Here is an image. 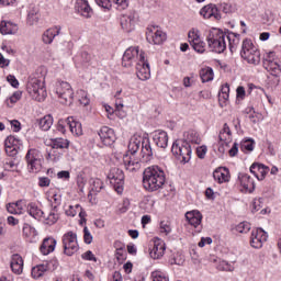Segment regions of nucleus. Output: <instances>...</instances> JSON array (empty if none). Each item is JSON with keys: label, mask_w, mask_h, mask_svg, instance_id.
Returning <instances> with one entry per match:
<instances>
[{"label": "nucleus", "mask_w": 281, "mask_h": 281, "mask_svg": "<svg viewBox=\"0 0 281 281\" xmlns=\"http://www.w3.org/2000/svg\"><path fill=\"white\" fill-rule=\"evenodd\" d=\"M45 76L47 70L45 68H38L33 75L29 77L26 83V91L35 102H45L47 98V88H45Z\"/></svg>", "instance_id": "f257e3e1"}, {"label": "nucleus", "mask_w": 281, "mask_h": 281, "mask_svg": "<svg viewBox=\"0 0 281 281\" xmlns=\"http://www.w3.org/2000/svg\"><path fill=\"white\" fill-rule=\"evenodd\" d=\"M166 183V173L159 166L147 167L143 172V186L147 192H157Z\"/></svg>", "instance_id": "f03ea898"}, {"label": "nucleus", "mask_w": 281, "mask_h": 281, "mask_svg": "<svg viewBox=\"0 0 281 281\" xmlns=\"http://www.w3.org/2000/svg\"><path fill=\"white\" fill-rule=\"evenodd\" d=\"M140 146V155L143 158V162L150 161L153 159V147H150V140H148V138H143L142 140L135 137L131 138L127 155H136Z\"/></svg>", "instance_id": "7ed1b4c3"}, {"label": "nucleus", "mask_w": 281, "mask_h": 281, "mask_svg": "<svg viewBox=\"0 0 281 281\" xmlns=\"http://www.w3.org/2000/svg\"><path fill=\"white\" fill-rule=\"evenodd\" d=\"M206 41L211 52H215V54H223L227 49L226 35L218 29L211 30Z\"/></svg>", "instance_id": "20e7f679"}, {"label": "nucleus", "mask_w": 281, "mask_h": 281, "mask_svg": "<svg viewBox=\"0 0 281 281\" xmlns=\"http://www.w3.org/2000/svg\"><path fill=\"white\" fill-rule=\"evenodd\" d=\"M53 93L57 95L61 104H66V106L74 104V89L71 88V85H69V82L57 81L55 83Z\"/></svg>", "instance_id": "39448f33"}, {"label": "nucleus", "mask_w": 281, "mask_h": 281, "mask_svg": "<svg viewBox=\"0 0 281 281\" xmlns=\"http://www.w3.org/2000/svg\"><path fill=\"white\" fill-rule=\"evenodd\" d=\"M240 56L248 65H260V50L254 45L251 40H244Z\"/></svg>", "instance_id": "423d86ee"}, {"label": "nucleus", "mask_w": 281, "mask_h": 281, "mask_svg": "<svg viewBox=\"0 0 281 281\" xmlns=\"http://www.w3.org/2000/svg\"><path fill=\"white\" fill-rule=\"evenodd\" d=\"M171 153L181 164H188L192 159V148L188 142L176 140L172 144Z\"/></svg>", "instance_id": "0eeeda50"}, {"label": "nucleus", "mask_w": 281, "mask_h": 281, "mask_svg": "<svg viewBox=\"0 0 281 281\" xmlns=\"http://www.w3.org/2000/svg\"><path fill=\"white\" fill-rule=\"evenodd\" d=\"M167 38L166 32L161 31L159 26L147 27L146 40L150 45H161L166 43Z\"/></svg>", "instance_id": "6e6552de"}, {"label": "nucleus", "mask_w": 281, "mask_h": 281, "mask_svg": "<svg viewBox=\"0 0 281 281\" xmlns=\"http://www.w3.org/2000/svg\"><path fill=\"white\" fill-rule=\"evenodd\" d=\"M64 254L74 256L79 249L78 236L74 232H68L63 236Z\"/></svg>", "instance_id": "1a4fd4ad"}, {"label": "nucleus", "mask_w": 281, "mask_h": 281, "mask_svg": "<svg viewBox=\"0 0 281 281\" xmlns=\"http://www.w3.org/2000/svg\"><path fill=\"white\" fill-rule=\"evenodd\" d=\"M136 76L138 80L150 79V66L146 63V53L140 50L139 61L136 64Z\"/></svg>", "instance_id": "9d476101"}, {"label": "nucleus", "mask_w": 281, "mask_h": 281, "mask_svg": "<svg viewBox=\"0 0 281 281\" xmlns=\"http://www.w3.org/2000/svg\"><path fill=\"white\" fill-rule=\"evenodd\" d=\"M142 161H144V158H137L133 154H125L123 156V164L127 172H139L142 170Z\"/></svg>", "instance_id": "9b49d317"}, {"label": "nucleus", "mask_w": 281, "mask_h": 281, "mask_svg": "<svg viewBox=\"0 0 281 281\" xmlns=\"http://www.w3.org/2000/svg\"><path fill=\"white\" fill-rule=\"evenodd\" d=\"M108 179L112 186H114L116 192H122L124 188V171L120 168H112L108 175Z\"/></svg>", "instance_id": "f8f14e48"}, {"label": "nucleus", "mask_w": 281, "mask_h": 281, "mask_svg": "<svg viewBox=\"0 0 281 281\" xmlns=\"http://www.w3.org/2000/svg\"><path fill=\"white\" fill-rule=\"evenodd\" d=\"M142 50H139V46L130 47L125 50L122 59L123 67H133V63H139V55Z\"/></svg>", "instance_id": "ddd939ff"}, {"label": "nucleus", "mask_w": 281, "mask_h": 281, "mask_svg": "<svg viewBox=\"0 0 281 281\" xmlns=\"http://www.w3.org/2000/svg\"><path fill=\"white\" fill-rule=\"evenodd\" d=\"M188 38L194 52H198V54H203L205 52V42L201 40V35H199V31H190Z\"/></svg>", "instance_id": "4468645a"}, {"label": "nucleus", "mask_w": 281, "mask_h": 281, "mask_svg": "<svg viewBox=\"0 0 281 281\" xmlns=\"http://www.w3.org/2000/svg\"><path fill=\"white\" fill-rule=\"evenodd\" d=\"M267 233L262 228H257L252 231L250 236V245L255 249H260L262 243H267Z\"/></svg>", "instance_id": "2eb2a0df"}, {"label": "nucleus", "mask_w": 281, "mask_h": 281, "mask_svg": "<svg viewBox=\"0 0 281 281\" xmlns=\"http://www.w3.org/2000/svg\"><path fill=\"white\" fill-rule=\"evenodd\" d=\"M99 137L104 146H113V144H115V131L111 127L103 126L99 131Z\"/></svg>", "instance_id": "dca6fc26"}, {"label": "nucleus", "mask_w": 281, "mask_h": 281, "mask_svg": "<svg viewBox=\"0 0 281 281\" xmlns=\"http://www.w3.org/2000/svg\"><path fill=\"white\" fill-rule=\"evenodd\" d=\"M201 16L204 19H215V21H221V12L216 4H207L200 11Z\"/></svg>", "instance_id": "f3484780"}, {"label": "nucleus", "mask_w": 281, "mask_h": 281, "mask_svg": "<svg viewBox=\"0 0 281 281\" xmlns=\"http://www.w3.org/2000/svg\"><path fill=\"white\" fill-rule=\"evenodd\" d=\"M166 254V243L160 239L154 241L153 248L149 250V256L154 260H159V258H164Z\"/></svg>", "instance_id": "a211bd4d"}, {"label": "nucleus", "mask_w": 281, "mask_h": 281, "mask_svg": "<svg viewBox=\"0 0 281 281\" xmlns=\"http://www.w3.org/2000/svg\"><path fill=\"white\" fill-rule=\"evenodd\" d=\"M75 10L78 14L85 16V19H91V14H93V10H91V7L87 0H77Z\"/></svg>", "instance_id": "6ab92c4d"}, {"label": "nucleus", "mask_w": 281, "mask_h": 281, "mask_svg": "<svg viewBox=\"0 0 281 281\" xmlns=\"http://www.w3.org/2000/svg\"><path fill=\"white\" fill-rule=\"evenodd\" d=\"M21 146V139L15 136H8L4 140V148L7 155H16V148Z\"/></svg>", "instance_id": "aec40b11"}, {"label": "nucleus", "mask_w": 281, "mask_h": 281, "mask_svg": "<svg viewBox=\"0 0 281 281\" xmlns=\"http://www.w3.org/2000/svg\"><path fill=\"white\" fill-rule=\"evenodd\" d=\"M250 172L258 179V181H263L265 177H267V172H269V167H265L262 164L254 162L250 166Z\"/></svg>", "instance_id": "412c9836"}, {"label": "nucleus", "mask_w": 281, "mask_h": 281, "mask_svg": "<svg viewBox=\"0 0 281 281\" xmlns=\"http://www.w3.org/2000/svg\"><path fill=\"white\" fill-rule=\"evenodd\" d=\"M263 67L271 76L278 77L281 74L280 64L271 58L263 60Z\"/></svg>", "instance_id": "4be33fe9"}, {"label": "nucleus", "mask_w": 281, "mask_h": 281, "mask_svg": "<svg viewBox=\"0 0 281 281\" xmlns=\"http://www.w3.org/2000/svg\"><path fill=\"white\" fill-rule=\"evenodd\" d=\"M60 26H54L48 30H46L42 36L43 43L46 45H50V43H54V38L60 34Z\"/></svg>", "instance_id": "5701e85b"}, {"label": "nucleus", "mask_w": 281, "mask_h": 281, "mask_svg": "<svg viewBox=\"0 0 281 281\" xmlns=\"http://www.w3.org/2000/svg\"><path fill=\"white\" fill-rule=\"evenodd\" d=\"M56 249V240L54 237H47L43 240L40 250L43 256H49Z\"/></svg>", "instance_id": "b1692460"}, {"label": "nucleus", "mask_w": 281, "mask_h": 281, "mask_svg": "<svg viewBox=\"0 0 281 281\" xmlns=\"http://www.w3.org/2000/svg\"><path fill=\"white\" fill-rule=\"evenodd\" d=\"M186 218L193 227H199L203 221V214L200 211H189L186 213Z\"/></svg>", "instance_id": "393cba45"}, {"label": "nucleus", "mask_w": 281, "mask_h": 281, "mask_svg": "<svg viewBox=\"0 0 281 281\" xmlns=\"http://www.w3.org/2000/svg\"><path fill=\"white\" fill-rule=\"evenodd\" d=\"M10 265L16 276L23 273V258L19 254L12 255Z\"/></svg>", "instance_id": "a878e982"}, {"label": "nucleus", "mask_w": 281, "mask_h": 281, "mask_svg": "<svg viewBox=\"0 0 281 281\" xmlns=\"http://www.w3.org/2000/svg\"><path fill=\"white\" fill-rule=\"evenodd\" d=\"M213 179L217 181V183H225L229 181V170L225 167H220L214 170Z\"/></svg>", "instance_id": "bb28decb"}, {"label": "nucleus", "mask_w": 281, "mask_h": 281, "mask_svg": "<svg viewBox=\"0 0 281 281\" xmlns=\"http://www.w3.org/2000/svg\"><path fill=\"white\" fill-rule=\"evenodd\" d=\"M239 180H240V186L244 187L246 192H254V190H256V182L254 181L251 176L247 173H241L239 176Z\"/></svg>", "instance_id": "cd10ccee"}, {"label": "nucleus", "mask_w": 281, "mask_h": 281, "mask_svg": "<svg viewBox=\"0 0 281 281\" xmlns=\"http://www.w3.org/2000/svg\"><path fill=\"white\" fill-rule=\"evenodd\" d=\"M121 27L124 32H133L135 30V16L133 15H122L121 16Z\"/></svg>", "instance_id": "c85d7f7f"}, {"label": "nucleus", "mask_w": 281, "mask_h": 281, "mask_svg": "<svg viewBox=\"0 0 281 281\" xmlns=\"http://www.w3.org/2000/svg\"><path fill=\"white\" fill-rule=\"evenodd\" d=\"M67 126L69 127L70 133H72V135H77V136L82 135V124L76 121L74 116H69L67 119Z\"/></svg>", "instance_id": "c756f323"}, {"label": "nucleus", "mask_w": 281, "mask_h": 281, "mask_svg": "<svg viewBox=\"0 0 281 281\" xmlns=\"http://www.w3.org/2000/svg\"><path fill=\"white\" fill-rule=\"evenodd\" d=\"M154 142L158 148H167L168 147V133L166 132H157L154 135Z\"/></svg>", "instance_id": "7c9ffc66"}, {"label": "nucleus", "mask_w": 281, "mask_h": 281, "mask_svg": "<svg viewBox=\"0 0 281 281\" xmlns=\"http://www.w3.org/2000/svg\"><path fill=\"white\" fill-rule=\"evenodd\" d=\"M0 32L1 34H16L19 32V26L12 22L2 21L0 23Z\"/></svg>", "instance_id": "2f4dec72"}, {"label": "nucleus", "mask_w": 281, "mask_h": 281, "mask_svg": "<svg viewBox=\"0 0 281 281\" xmlns=\"http://www.w3.org/2000/svg\"><path fill=\"white\" fill-rule=\"evenodd\" d=\"M27 212H29L30 216H32L36 221H41V218H43V216H45V212H43L41 209H38V205H36V203H30L27 205Z\"/></svg>", "instance_id": "473e14b6"}, {"label": "nucleus", "mask_w": 281, "mask_h": 281, "mask_svg": "<svg viewBox=\"0 0 281 281\" xmlns=\"http://www.w3.org/2000/svg\"><path fill=\"white\" fill-rule=\"evenodd\" d=\"M45 225H56L58 223V212H56V209L50 210L49 213H44L43 217Z\"/></svg>", "instance_id": "72a5a7b5"}, {"label": "nucleus", "mask_w": 281, "mask_h": 281, "mask_svg": "<svg viewBox=\"0 0 281 281\" xmlns=\"http://www.w3.org/2000/svg\"><path fill=\"white\" fill-rule=\"evenodd\" d=\"M114 247H116L115 258L117 262H124L126 260V250H124V244L115 241Z\"/></svg>", "instance_id": "f704fd0d"}, {"label": "nucleus", "mask_w": 281, "mask_h": 281, "mask_svg": "<svg viewBox=\"0 0 281 281\" xmlns=\"http://www.w3.org/2000/svg\"><path fill=\"white\" fill-rule=\"evenodd\" d=\"M200 78L202 82H210L214 80V70L211 67H205L200 70Z\"/></svg>", "instance_id": "c9c22d12"}, {"label": "nucleus", "mask_w": 281, "mask_h": 281, "mask_svg": "<svg viewBox=\"0 0 281 281\" xmlns=\"http://www.w3.org/2000/svg\"><path fill=\"white\" fill-rule=\"evenodd\" d=\"M23 201H18L16 203H9L7 205V212L9 214H23Z\"/></svg>", "instance_id": "e433bc0d"}, {"label": "nucleus", "mask_w": 281, "mask_h": 281, "mask_svg": "<svg viewBox=\"0 0 281 281\" xmlns=\"http://www.w3.org/2000/svg\"><path fill=\"white\" fill-rule=\"evenodd\" d=\"M226 41H228L231 52H234L235 47L240 45V35H236V33H229L226 35Z\"/></svg>", "instance_id": "4c0bfd02"}, {"label": "nucleus", "mask_w": 281, "mask_h": 281, "mask_svg": "<svg viewBox=\"0 0 281 281\" xmlns=\"http://www.w3.org/2000/svg\"><path fill=\"white\" fill-rule=\"evenodd\" d=\"M60 157H63L61 149H56L55 147H49V149H47V161H58Z\"/></svg>", "instance_id": "58836bf2"}, {"label": "nucleus", "mask_w": 281, "mask_h": 281, "mask_svg": "<svg viewBox=\"0 0 281 281\" xmlns=\"http://www.w3.org/2000/svg\"><path fill=\"white\" fill-rule=\"evenodd\" d=\"M26 162L29 161H43V154L38 149H30L25 156Z\"/></svg>", "instance_id": "ea45409f"}, {"label": "nucleus", "mask_w": 281, "mask_h": 281, "mask_svg": "<svg viewBox=\"0 0 281 281\" xmlns=\"http://www.w3.org/2000/svg\"><path fill=\"white\" fill-rule=\"evenodd\" d=\"M49 270V265H40L32 269V277L35 280H38V278H42V276L45 274V271Z\"/></svg>", "instance_id": "a19ab883"}, {"label": "nucleus", "mask_w": 281, "mask_h": 281, "mask_svg": "<svg viewBox=\"0 0 281 281\" xmlns=\"http://www.w3.org/2000/svg\"><path fill=\"white\" fill-rule=\"evenodd\" d=\"M50 147L56 148L57 150L69 148V140L64 138H55L52 140Z\"/></svg>", "instance_id": "79ce46f5"}, {"label": "nucleus", "mask_w": 281, "mask_h": 281, "mask_svg": "<svg viewBox=\"0 0 281 281\" xmlns=\"http://www.w3.org/2000/svg\"><path fill=\"white\" fill-rule=\"evenodd\" d=\"M22 232H23V236L25 238H30V240H32V238H36V236L38 235V233L36 232V228H34L30 224H24Z\"/></svg>", "instance_id": "37998d69"}, {"label": "nucleus", "mask_w": 281, "mask_h": 281, "mask_svg": "<svg viewBox=\"0 0 281 281\" xmlns=\"http://www.w3.org/2000/svg\"><path fill=\"white\" fill-rule=\"evenodd\" d=\"M184 139L182 142H187L188 144H201V138L199 134L194 131H189L184 134Z\"/></svg>", "instance_id": "c03bdc74"}, {"label": "nucleus", "mask_w": 281, "mask_h": 281, "mask_svg": "<svg viewBox=\"0 0 281 281\" xmlns=\"http://www.w3.org/2000/svg\"><path fill=\"white\" fill-rule=\"evenodd\" d=\"M21 98H23V92L22 91H15L9 99L5 100V104L9 109H12V106H14L19 100H21Z\"/></svg>", "instance_id": "a18cd8bd"}, {"label": "nucleus", "mask_w": 281, "mask_h": 281, "mask_svg": "<svg viewBox=\"0 0 281 281\" xmlns=\"http://www.w3.org/2000/svg\"><path fill=\"white\" fill-rule=\"evenodd\" d=\"M52 124H54L52 115H45L40 120V128H42V131H49V128H52Z\"/></svg>", "instance_id": "49530a36"}, {"label": "nucleus", "mask_w": 281, "mask_h": 281, "mask_svg": "<svg viewBox=\"0 0 281 281\" xmlns=\"http://www.w3.org/2000/svg\"><path fill=\"white\" fill-rule=\"evenodd\" d=\"M27 168L30 172H33L36 175V172H41V170L43 169V160L29 161Z\"/></svg>", "instance_id": "de8ad7c7"}, {"label": "nucleus", "mask_w": 281, "mask_h": 281, "mask_svg": "<svg viewBox=\"0 0 281 281\" xmlns=\"http://www.w3.org/2000/svg\"><path fill=\"white\" fill-rule=\"evenodd\" d=\"M78 101L82 106H89L91 100L89 99V94L85 90H79L77 92Z\"/></svg>", "instance_id": "09e8293b"}, {"label": "nucleus", "mask_w": 281, "mask_h": 281, "mask_svg": "<svg viewBox=\"0 0 281 281\" xmlns=\"http://www.w3.org/2000/svg\"><path fill=\"white\" fill-rule=\"evenodd\" d=\"M102 188H103L102 180L98 178L90 180V191L92 192V194H97V192H100Z\"/></svg>", "instance_id": "8fccbe9b"}, {"label": "nucleus", "mask_w": 281, "mask_h": 281, "mask_svg": "<svg viewBox=\"0 0 281 281\" xmlns=\"http://www.w3.org/2000/svg\"><path fill=\"white\" fill-rule=\"evenodd\" d=\"M239 234H247L251 229V224L248 222H241L235 227Z\"/></svg>", "instance_id": "3c124183"}, {"label": "nucleus", "mask_w": 281, "mask_h": 281, "mask_svg": "<svg viewBox=\"0 0 281 281\" xmlns=\"http://www.w3.org/2000/svg\"><path fill=\"white\" fill-rule=\"evenodd\" d=\"M115 108H116V111H117L120 117H126V112L123 111L124 100H122V98H116Z\"/></svg>", "instance_id": "603ef678"}, {"label": "nucleus", "mask_w": 281, "mask_h": 281, "mask_svg": "<svg viewBox=\"0 0 281 281\" xmlns=\"http://www.w3.org/2000/svg\"><path fill=\"white\" fill-rule=\"evenodd\" d=\"M153 281H170V278L164 272L155 271L151 273Z\"/></svg>", "instance_id": "864d4df0"}, {"label": "nucleus", "mask_w": 281, "mask_h": 281, "mask_svg": "<svg viewBox=\"0 0 281 281\" xmlns=\"http://www.w3.org/2000/svg\"><path fill=\"white\" fill-rule=\"evenodd\" d=\"M220 98L222 100H229V83H225L224 86H222Z\"/></svg>", "instance_id": "5fc2aeb1"}, {"label": "nucleus", "mask_w": 281, "mask_h": 281, "mask_svg": "<svg viewBox=\"0 0 281 281\" xmlns=\"http://www.w3.org/2000/svg\"><path fill=\"white\" fill-rule=\"evenodd\" d=\"M246 95H247V91H245V87L238 86L237 89H236L237 102H240V101L245 100Z\"/></svg>", "instance_id": "6e6d98bb"}, {"label": "nucleus", "mask_w": 281, "mask_h": 281, "mask_svg": "<svg viewBox=\"0 0 281 281\" xmlns=\"http://www.w3.org/2000/svg\"><path fill=\"white\" fill-rule=\"evenodd\" d=\"M221 8H222V12H224V14H232V13L236 12V8L227 2L222 3Z\"/></svg>", "instance_id": "4d7b16f0"}, {"label": "nucleus", "mask_w": 281, "mask_h": 281, "mask_svg": "<svg viewBox=\"0 0 281 281\" xmlns=\"http://www.w3.org/2000/svg\"><path fill=\"white\" fill-rule=\"evenodd\" d=\"M83 240L87 245H91V243H93V235H91V232H89L87 226L83 228Z\"/></svg>", "instance_id": "13d9d810"}, {"label": "nucleus", "mask_w": 281, "mask_h": 281, "mask_svg": "<svg viewBox=\"0 0 281 281\" xmlns=\"http://www.w3.org/2000/svg\"><path fill=\"white\" fill-rule=\"evenodd\" d=\"M97 5H99V8H103L104 10H111V1L112 0H94Z\"/></svg>", "instance_id": "bf43d9fd"}, {"label": "nucleus", "mask_w": 281, "mask_h": 281, "mask_svg": "<svg viewBox=\"0 0 281 281\" xmlns=\"http://www.w3.org/2000/svg\"><path fill=\"white\" fill-rule=\"evenodd\" d=\"M196 155L199 159H205V155H207V146L203 145L196 148Z\"/></svg>", "instance_id": "052dcab7"}, {"label": "nucleus", "mask_w": 281, "mask_h": 281, "mask_svg": "<svg viewBox=\"0 0 281 281\" xmlns=\"http://www.w3.org/2000/svg\"><path fill=\"white\" fill-rule=\"evenodd\" d=\"M243 150L251 153L254 150V139H248L241 144Z\"/></svg>", "instance_id": "680f3d73"}, {"label": "nucleus", "mask_w": 281, "mask_h": 281, "mask_svg": "<svg viewBox=\"0 0 281 281\" xmlns=\"http://www.w3.org/2000/svg\"><path fill=\"white\" fill-rule=\"evenodd\" d=\"M172 232V228L170 227V225L166 222H161L160 223V233L161 234H166V236H168V234H170Z\"/></svg>", "instance_id": "e2e57ef3"}, {"label": "nucleus", "mask_w": 281, "mask_h": 281, "mask_svg": "<svg viewBox=\"0 0 281 281\" xmlns=\"http://www.w3.org/2000/svg\"><path fill=\"white\" fill-rule=\"evenodd\" d=\"M7 80L11 85V87H13L14 89H19V80L16 79V77H14V75H9L7 77Z\"/></svg>", "instance_id": "0e129e2a"}, {"label": "nucleus", "mask_w": 281, "mask_h": 281, "mask_svg": "<svg viewBox=\"0 0 281 281\" xmlns=\"http://www.w3.org/2000/svg\"><path fill=\"white\" fill-rule=\"evenodd\" d=\"M52 183V180L47 177L40 178L38 187L40 188H49V184Z\"/></svg>", "instance_id": "69168bd1"}, {"label": "nucleus", "mask_w": 281, "mask_h": 281, "mask_svg": "<svg viewBox=\"0 0 281 281\" xmlns=\"http://www.w3.org/2000/svg\"><path fill=\"white\" fill-rule=\"evenodd\" d=\"M67 119L66 120H59L58 124H57V131H59V133H65L66 128H67Z\"/></svg>", "instance_id": "338daca9"}, {"label": "nucleus", "mask_w": 281, "mask_h": 281, "mask_svg": "<svg viewBox=\"0 0 281 281\" xmlns=\"http://www.w3.org/2000/svg\"><path fill=\"white\" fill-rule=\"evenodd\" d=\"M11 128H13L14 133H19L21 131V122L16 120L10 121Z\"/></svg>", "instance_id": "774afa93"}]
</instances>
